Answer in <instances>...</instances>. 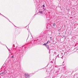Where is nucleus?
Returning <instances> with one entry per match:
<instances>
[{
    "label": "nucleus",
    "mask_w": 78,
    "mask_h": 78,
    "mask_svg": "<svg viewBox=\"0 0 78 78\" xmlns=\"http://www.w3.org/2000/svg\"><path fill=\"white\" fill-rule=\"evenodd\" d=\"M25 76L26 78H29L31 76L30 75L28 74H27V73H25Z\"/></svg>",
    "instance_id": "1"
},
{
    "label": "nucleus",
    "mask_w": 78,
    "mask_h": 78,
    "mask_svg": "<svg viewBox=\"0 0 78 78\" xmlns=\"http://www.w3.org/2000/svg\"><path fill=\"white\" fill-rule=\"evenodd\" d=\"M11 58H16V55H13L11 57Z\"/></svg>",
    "instance_id": "2"
},
{
    "label": "nucleus",
    "mask_w": 78,
    "mask_h": 78,
    "mask_svg": "<svg viewBox=\"0 0 78 78\" xmlns=\"http://www.w3.org/2000/svg\"><path fill=\"white\" fill-rule=\"evenodd\" d=\"M46 47H47L48 50H50V49H49V45H46Z\"/></svg>",
    "instance_id": "3"
},
{
    "label": "nucleus",
    "mask_w": 78,
    "mask_h": 78,
    "mask_svg": "<svg viewBox=\"0 0 78 78\" xmlns=\"http://www.w3.org/2000/svg\"><path fill=\"white\" fill-rule=\"evenodd\" d=\"M62 70H64V71H66V66L64 67L63 69Z\"/></svg>",
    "instance_id": "4"
},
{
    "label": "nucleus",
    "mask_w": 78,
    "mask_h": 78,
    "mask_svg": "<svg viewBox=\"0 0 78 78\" xmlns=\"http://www.w3.org/2000/svg\"><path fill=\"white\" fill-rule=\"evenodd\" d=\"M17 69H19V67H20V65L17 64Z\"/></svg>",
    "instance_id": "5"
},
{
    "label": "nucleus",
    "mask_w": 78,
    "mask_h": 78,
    "mask_svg": "<svg viewBox=\"0 0 78 78\" xmlns=\"http://www.w3.org/2000/svg\"><path fill=\"white\" fill-rule=\"evenodd\" d=\"M39 12L40 14H43V12L42 11H39Z\"/></svg>",
    "instance_id": "6"
},
{
    "label": "nucleus",
    "mask_w": 78,
    "mask_h": 78,
    "mask_svg": "<svg viewBox=\"0 0 78 78\" xmlns=\"http://www.w3.org/2000/svg\"><path fill=\"white\" fill-rule=\"evenodd\" d=\"M1 74H2V75H5V73L2 72L1 73Z\"/></svg>",
    "instance_id": "7"
},
{
    "label": "nucleus",
    "mask_w": 78,
    "mask_h": 78,
    "mask_svg": "<svg viewBox=\"0 0 78 78\" xmlns=\"http://www.w3.org/2000/svg\"><path fill=\"white\" fill-rule=\"evenodd\" d=\"M0 14L1 15H2V16H3L4 17H5V18H6V19H8V20H9V19H8L7 18H6V17H5V16H3V15L2 14H1V13H0Z\"/></svg>",
    "instance_id": "8"
},
{
    "label": "nucleus",
    "mask_w": 78,
    "mask_h": 78,
    "mask_svg": "<svg viewBox=\"0 0 78 78\" xmlns=\"http://www.w3.org/2000/svg\"><path fill=\"white\" fill-rule=\"evenodd\" d=\"M48 42H49V43H50V41H48L47 42H46V43H47V44H48Z\"/></svg>",
    "instance_id": "9"
},
{
    "label": "nucleus",
    "mask_w": 78,
    "mask_h": 78,
    "mask_svg": "<svg viewBox=\"0 0 78 78\" xmlns=\"http://www.w3.org/2000/svg\"><path fill=\"white\" fill-rule=\"evenodd\" d=\"M43 11H45V12H46V11H45V10H46V9H44V8H43Z\"/></svg>",
    "instance_id": "10"
},
{
    "label": "nucleus",
    "mask_w": 78,
    "mask_h": 78,
    "mask_svg": "<svg viewBox=\"0 0 78 78\" xmlns=\"http://www.w3.org/2000/svg\"><path fill=\"white\" fill-rule=\"evenodd\" d=\"M55 25H56V24L55 23H54L53 24V27H55Z\"/></svg>",
    "instance_id": "11"
},
{
    "label": "nucleus",
    "mask_w": 78,
    "mask_h": 78,
    "mask_svg": "<svg viewBox=\"0 0 78 78\" xmlns=\"http://www.w3.org/2000/svg\"><path fill=\"white\" fill-rule=\"evenodd\" d=\"M59 54H58L57 55V56H58V58H62V57H61L60 56H59Z\"/></svg>",
    "instance_id": "12"
},
{
    "label": "nucleus",
    "mask_w": 78,
    "mask_h": 78,
    "mask_svg": "<svg viewBox=\"0 0 78 78\" xmlns=\"http://www.w3.org/2000/svg\"><path fill=\"white\" fill-rule=\"evenodd\" d=\"M4 73H7V71H6V70H5Z\"/></svg>",
    "instance_id": "13"
},
{
    "label": "nucleus",
    "mask_w": 78,
    "mask_h": 78,
    "mask_svg": "<svg viewBox=\"0 0 78 78\" xmlns=\"http://www.w3.org/2000/svg\"><path fill=\"white\" fill-rule=\"evenodd\" d=\"M50 39H51V40H52V37H50Z\"/></svg>",
    "instance_id": "14"
},
{
    "label": "nucleus",
    "mask_w": 78,
    "mask_h": 78,
    "mask_svg": "<svg viewBox=\"0 0 78 78\" xmlns=\"http://www.w3.org/2000/svg\"><path fill=\"white\" fill-rule=\"evenodd\" d=\"M12 47H15V45H14V44H13Z\"/></svg>",
    "instance_id": "15"
},
{
    "label": "nucleus",
    "mask_w": 78,
    "mask_h": 78,
    "mask_svg": "<svg viewBox=\"0 0 78 78\" xmlns=\"http://www.w3.org/2000/svg\"><path fill=\"white\" fill-rule=\"evenodd\" d=\"M12 23V24L13 25H14L15 27H16V28H17V27H16V26H15V25H14V24H13V23Z\"/></svg>",
    "instance_id": "16"
},
{
    "label": "nucleus",
    "mask_w": 78,
    "mask_h": 78,
    "mask_svg": "<svg viewBox=\"0 0 78 78\" xmlns=\"http://www.w3.org/2000/svg\"><path fill=\"white\" fill-rule=\"evenodd\" d=\"M75 50H76V51H76V48H74V51H75Z\"/></svg>",
    "instance_id": "17"
},
{
    "label": "nucleus",
    "mask_w": 78,
    "mask_h": 78,
    "mask_svg": "<svg viewBox=\"0 0 78 78\" xmlns=\"http://www.w3.org/2000/svg\"><path fill=\"white\" fill-rule=\"evenodd\" d=\"M43 8L45 7V5H43Z\"/></svg>",
    "instance_id": "18"
},
{
    "label": "nucleus",
    "mask_w": 78,
    "mask_h": 78,
    "mask_svg": "<svg viewBox=\"0 0 78 78\" xmlns=\"http://www.w3.org/2000/svg\"><path fill=\"white\" fill-rule=\"evenodd\" d=\"M61 30V28L60 29L58 30V31H60V30Z\"/></svg>",
    "instance_id": "19"
},
{
    "label": "nucleus",
    "mask_w": 78,
    "mask_h": 78,
    "mask_svg": "<svg viewBox=\"0 0 78 78\" xmlns=\"http://www.w3.org/2000/svg\"><path fill=\"white\" fill-rule=\"evenodd\" d=\"M54 54H55V55H56V52H54Z\"/></svg>",
    "instance_id": "20"
},
{
    "label": "nucleus",
    "mask_w": 78,
    "mask_h": 78,
    "mask_svg": "<svg viewBox=\"0 0 78 78\" xmlns=\"http://www.w3.org/2000/svg\"><path fill=\"white\" fill-rule=\"evenodd\" d=\"M43 45H45L46 46V44H45V43H44V44H43Z\"/></svg>",
    "instance_id": "21"
},
{
    "label": "nucleus",
    "mask_w": 78,
    "mask_h": 78,
    "mask_svg": "<svg viewBox=\"0 0 78 78\" xmlns=\"http://www.w3.org/2000/svg\"><path fill=\"white\" fill-rule=\"evenodd\" d=\"M48 64L45 67H48Z\"/></svg>",
    "instance_id": "22"
},
{
    "label": "nucleus",
    "mask_w": 78,
    "mask_h": 78,
    "mask_svg": "<svg viewBox=\"0 0 78 78\" xmlns=\"http://www.w3.org/2000/svg\"><path fill=\"white\" fill-rule=\"evenodd\" d=\"M8 50H9V51H11V50H10V49H8Z\"/></svg>",
    "instance_id": "23"
},
{
    "label": "nucleus",
    "mask_w": 78,
    "mask_h": 78,
    "mask_svg": "<svg viewBox=\"0 0 78 78\" xmlns=\"http://www.w3.org/2000/svg\"><path fill=\"white\" fill-rule=\"evenodd\" d=\"M6 47L7 48V49H8V47H7V46H6Z\"/></svg>",
    "instance_id": "24"
},
{
    "label": "nucleus",
    "mask_w": 78,
    "mask_h": 78,
    "mask_svg": "<svg viewBox=\"0 0 78 78\" xmlns=\"http://www.w3.org/2000/svg\"><path fill=\"white\" fill-rule=\"evenodd\" d=\"M47 44V43H45V44L46 45Z\"/></svg>",
    "instance_id": "25"
},
{
    "label": "nucleus",
    "mask_w": 78,
    "mask_h": 78,
    "mask_svg": "<svg viewBox=\"0 0 78 78\" xmlns=\"http://www.w3.org/2000/svg\"><path fill=\"white\" fill-rule=\"evenodd\" d=\"M58 34H60V33H59Z\"/></svg>",
    "instance_id": "26"
},
{
    "label": "nucleus",
    "mask_w": 78,
    "mask_h": 78,
    "mask_svg": "<svg viewBox=\"0 0 78 78\" xmlns=\"http://www.w3.org/2000/svg\"><path fill=\"white\" fill-rule=\"evenodd\" d=\"M9 22H11V21H9Z\"/></svg>",
    "instance_id": "27"
},
{
    "label": "nucleus",
    "mask_w": 78,
    "mask_h": 78,
    "mask_svg": "<svg viewBox=\"0 0 78 78\" xmlns=\"http://www.w3.org/2000/svg\"><path fill=\"white\" fill-rule=\"evenodd\" d=\"M49 53H50V51H49Z\"/></svg>",
    "instance_id": "28"
},
{
    "label": "nucleus",
    "mask_w": 78,
    "mask_h": 78,
    "mask_svg": "<svg viewBox=\"0 0 78 78\" xmlns=\"http://www.w3.org/2000/svg\"><path fill=\"white\" fill-rule=\"evenodd\" d=\"M27 27V26L25 28H26Z\"/></svg>",
    "instance_id": "29"
},
{
    "label": "nucleus",
    "mask_w": 78,
    "mask_h": 78,
    "mask_svg": "<svg viewBox=\"0 0 78 78\" xmlns=\"http://www.w3.org/2000/svg\"><path fill=\"white\" fill-rule=\"evenodd\" d=\"M67 52H66V54H67Z\"/></svg>",
    "instance_id": "30"
},
{
    "label": "nucleus",
    "mask_w": 78,
    "mask_h": 78,
    "mask_svg": "<svg viewBox=\"0 0 78 78\" xmlns=\"http://www.w3.org/2000/svg\"><path fill=\"white\" fill-rule=\"evenodd\" d=\"M60 56H62V55H61H61H60Z\"/></svg>",
    "instance_id": "31"
},
{
    "label": "nucleus",
    "mask_w": 78,
    "mask_h": 78,
    "mask_svg": "<svg viewBox=\"0 0 78 78\" xmlns=\"http://www.w3.org/2000/svg\"><path fill=\"white\" fill-rule=\"evenodd\" d=\"M63 36V37H65V36Z\"/></svg>",
    "instance_id": "32"
},
{
    "label": "nucleus",
    "mask_w": 78,
    "mask_h": 78,
    "mask_svg": "<svg viewBox=\"0 0 78 78\" xmlns=\"http://www.w3.org/2000/svg\"><path fill=\"white\" fill-rule=\"evenodd\" d=\"M0 43L1 44V42H0Z\"/></svg>",
    "instance_id": "33"
},
{
    "label": "nucleus",
    "mask_w": 78,
    "mask_h": 78,
    "mask_svg": "<svg viewBox=\"0 0 78 78\" xmlns=\"http://www.w3.org/2000/svg\"><path fill=\"white\" fill-rule=\"evenodd\" d=\"M20 54H22V53H21V54L20 53Z\"/></svg>",
    "instance_id": "34"
},
{
    "label": "nucleus",
    "mask_w": 78,
    "mask_h": 78,
    "mask_svg": "<svg viewBox=\"0 0 78 78\" xmlns=\"http://www.w3.org/2000/svg\"><path fill=\"white\" fill-rule=\"evenodd\" d=\"M56 73H58V72H56Z\"/></svg>",
    "instance_id": "35"
},
{
    "label": "nucleus",
    "mask_w": 78,
    "mask_h": 78,
    "mask_svg": "<svg viewBox=\"0 0 78 78\" xmlns=\"http://www.w3.org/2000/svg\"><path fill=\"white\" fill-rule=\"evenodd\" d=\"M1 73H0V75H1Z\"/></svg>",
    "instance_id": "36"
},
{
    "label": "nucleus",
    "mask_w": 78,
    "mask_h": 78,
    "mask_svg": "<svg viewBox=\"0 0 78 78\" xmlns=\"http://www.w3.org/2000/svg\"><path fill=\"white\" fill-rule=\"evenodd\" d=\"M62 53H61L62 55Z\"/></svg>",
    "instance_id": "37"
},
{
    "label": "nucleus",
    "mask_w": 78,
    "mask_h": 78,
    "mask_svg": "<svg viewBox=\"0 0 78 78\" xmlns=\"http://www.w3.org/2000/svg\"><path fill=\"white\" fill-rule=\"evenodd\" d=\"M53 42H54V41H53Z\"/></svg>",
    "instance_id": "38"
}]
</instances>
